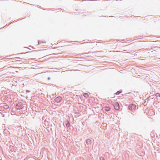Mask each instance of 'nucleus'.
<instances>
[{
  "label": "nucleus",
  "instance_id": "1",
  "mask_svg": "<svg viewBox=\"0 0 160 160\" xmlns=\"http://www.w3.org/2000/svg\"><path fill=\"white\" fill-rule=\"evenodd\" d=\"M136 106L133 104H131L128 106V109L133 112L136 109Z\"/></svg>",
  "mask_w": 160,
  "mask_h": 160
},
{
  "label": "nucleus",
  "instance_id": "2",
  "mask_svg": "<svg viewBox=\"0 0 160 160\" xmlns=\"http://www.w3.org/2000/svg\"><path fill=\"white\" fill-rule=\"evenodd\" d=\"M2 108L5 109L6 110L5 111L6 112H8L10 110L8 106L7 105H3L2 106H1V109H2Z\"/></svg>",
  "mask_w": 160,
  "mask_h": 160
},
{
  "label": "nucleus",
  "instance_id": "3",
  "mask_svg": "<svg viewBox=\"0 0 160 160\" xmlns=\"http://www.w3.org/2000/svg\"><path fill=\"white\" fill-rule=\"evenodd\" d=\"M113 106L114 109L116 110H118L120 109V106L118 103V102H115L114 103Z\"/></svg>",
  "mask_w": 160,
  "mask_h": 160
},
{
  "label": "nucleus",
  "instance_id": "4",
  "mask_svg": "<svg viewBox=\"0 0 160 160\" xmlns=\"http://www.w3.org/2000/svg\"><path fill=\"white\" fill-rule=\"evenodd\" d=\"M61 100L62 98L60 96L58 97L55 99V102L57 103L59 102Z\"/></svg>",
  "mask_w": 160,
  "mask_h": 160
},
{
  "label": "nucleus",
  "instance_id": "5",
  "mask_svg": "<svg viewBox=\"0 0 160 160\" xmlns=\"http://www.w3.org/2000/svg\"><path fill=\"white\" fill-rule=\"evenodd\" d=\"M91 141L90 139H87L86 140V142L87 145L90 146L91 145Z\"/></svg>",
  "mask_w": 160,
  "mask_h": 160
},
{
  "label": "nucleus",
  "instance_id": "6",
  "mask_svg": "<svg viewBox=\"0 0 160 160\" xmlns=\"http://www.w3.org/2000/svg\"><path fill=\"white\" fill-rule=\"evenodd\" d=\"M23 105L20 103H18L17 104L16 107L18 108H22L23 107Z\"/></svg>",
  "mask_w": 160,
  "mask_h": 160
},
{
  "label": "nucleus",
  "instance_id": "7",
  "mask_svg": "<svg viewBox=\"0 0 160 160\" xmlns=\"http://www.w3.org/2000/svg\"><path fill=\"white\" fill-rule=\"evenodd\" d=\"M65 122L66 125L67 127H69L70 126V124L68 121L66 120L65 121Z\"/></svg>",
  "mask_w": 160,
  "mask_h": 160
},
{
  "label": "nucleus",
  "instance_id": "8",
  "mask_svg": "<svg viewBox=\"0 0 160 160\" xmlns=\"http://www.w3.org/2000/svg\"><path fill=\"white\" fill-rule=\"evenodd\" d=\"M104 109L105 110L107 111H109L110 110V108L109 107H104Z\"/></svg>",
  "mask_w": 160,
  "mask_h": 160
},
{
  "label": "nucleus",
  "instance_id": "9",
  "mask_svg": "<svg viewBox=\"0 0 160 160\" xmlns=\"http://www.w3.org/2000/svg\"><path fill=\"white\" fill-rule=\"evenodd\" d=\"M83 96L86 98H88L89 97V95L87 93H85L83 94Z\"/></svg>",
  "mask_w": 160,
  "mask_h": 160
},
{
  "label": "nucleus",
  "instance_id": "10",
  "mask_svg": "<svg viewBox=\"0 0 160 160\" xmlns=\"http://www.w3.org/2000/svg\"><path fill=\"white\" fill-rule=\"evenodd\" d=\"M122 92V91H117L115 94L116 95H118L121 93Z\"/></svg>",
  "mask_w": 160,
  "mask_h": 160
},
{
  "label": "nucleus",
  "instance_id": "11",
  "mask_svg": "<svg viewBox=\"0 0 160 160\" xmlns=\"http://www.w3.org/2000/svg\"><path fill=\"white\" fill-rule=\"evenodd\" d=\"M155 96H156V97H160V94L159 93H157L156 94Z\"/></svg>",
  "mask_w": 160,
  "mask_h": 160
},
{
  "label": "nucleus",
  "instance_id": "12",
  "mask_svg": "<svg viewBox=\"0 0 160 160\" xmlns=\"http://www.w3.org/2000/svg\"><path fill=\"white\" fill-rule=\"evenodd\" d=\"M100 160H105L103 157H100Z\"/></svg>",
  "mask_w": 160,
  "mask_h": 160
},
{
  "label": "nucleus",
  "instance_id": "13",
  "mask_svg": "<svg viewBox=\"0 0 160 160\" xmlns=\"http://www.w3.org/2000/svg\"><path fill=\"white\" fill-rule=\"evenodd\" d=\"M30 92V91H29V90H26V92L27 93L29 92Z\"/></svg>",
  "mask_w": 160,
  "mask_h": 160
},
{
  "label": "nucleus",
  "instance_id": "14",
  "mask_svg": "<svg viewBox=\"0 0 160 160\" xmlns=\"http://www.w3.org/2000/svg\"><path fill=\"white\" fill-rule=\"evenodd\" d=\"M50 77H48V80H50Z\"/></svg>",
  "mask_w": 160,
  "mask_h": 160
},
{
  "label": "nucleus",
  "instance_id": "15",
  "mask_svg": "<svg viewBox=\"0 0 160 160\" xmlns=\"http://www.w3.org/2000/svg\"><path fill=\"white\" fill-rule=\"evenodd\" d=\"M38 44H39V43H41V42H40V41H38Z\"/></svg>",
  "mask_w": 160,
  "mask_h": 160
},
{
  "label": "nucleus",
  "instance_id": "16",
  "mask_svg": "<svg viewBox=\"0 0 160 160\" xmlns=\"http://www.w3.org/2000/svg\"><path fill=\"white\" fill-rule=\"evenodd\" d=\"M82 124L83 125H84V124H83V122H82Z\"/></svg>",
  "mask_w": 160,
  "mask_h": 160
},
{
  "label": "nucleus",
  "instance_id": "17",
  "mask_svg": "<svg viewBox=\"0 0 160 160\" xmlns=\"http://www.w3.org/2000/svg\"><path fill=\"white\" fill-rule=\"evenodd\" d=\"M82 124L83 125H84V124H83V122H82Z\"/></svg>",
  "mask_w": 160,
  "mask_h": 160
}]
</instances>
